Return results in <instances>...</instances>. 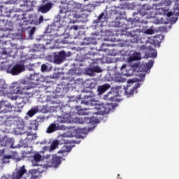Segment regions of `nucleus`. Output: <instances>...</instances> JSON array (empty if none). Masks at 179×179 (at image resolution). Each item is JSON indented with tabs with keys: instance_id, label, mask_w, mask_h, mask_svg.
Listing matches in <instances>:
<instances>
[{
	"instance_id": "1a4fd4ad",
	"label": "nucleus",
	"mask_w": 179,
	"mask_h": 179,
	"mask_svg": "<svg viewBox=\"0 0 179 179\" xmlns=\"http://www.w3.org/2000/svg\"><path fill=\"white\" fill-rule=\"evenodd\" d=\"M29 79L31 81L28 86L29 87V88L33 89L36 87L37 85H38V82H40L41 79V75L38 73L31 74L29 76Z\"/></svg>"
},
{
	"instance_id": "f8f14e48",
	"label": "nucleus",
	"mask_w": 179,
	"mask_h": 179,
	"mask_svg": "<svg viewBox=\"0 0 179 179\" xmlns=\"http://www.w3.org/2000/svg\"><path fill=\"white\" fill-rule=\"evenodd\" d=\"M84 99V101H80L81 104H85V106H96L97 104L93 95H85Z\"/></svg>"
},
{
	"instance_id": "58836bf2",
	"label": "nucleus",
	"mask_w": 179,
	"mask_h": 179,
	"mask_svg": "<svg viewBox=\"0 0 179 179\" xmlns=\"http://www.w3.org/2000/svg\"><path fill=\"white\" fill-rule=\"evenodd\" d=\"M48 68V67L45 64H42L41 65V71H42V72H45V71H47Z\"/></svg>"
},
{
	"instance_id": "680f3d73",
	"label": "nucleus",
	"mask_w": 179,
	"mask_h": 179,
	"mask_svg": "<svg viewBox=\"0 0 179 179\" xmlns=\"http://www.w3.org/2000/svg\"><path fill=\"white\" fill-rule=\"evenodd\" d=\"M119 26H121V23L120 22H119Z\"/></svg>"
},
{
	"instance_id": "423d86ee",
	"label": "nucleus",
	"mask_w": 179,
	"mask_h": 179,
	"mask_svg": "<svg viewBox=\"0 0 179 179\" xmlns=\"http://www.w3.org/2000/svg\"><path fill=\"white\" fill-rule=\"evenodd\" d=\"M24 64H16L12 68L7 69V72L13 76H16L17 75L22 73V72H24Z\"/></svg>"
},
{
	"instance_id": "c9c22d12",
	"label": "nucleus",
	"mask_w": 179,
	"mask_h": 179,
	"mask_svg": "<svg viewBox=\"0 0 179 179\" xmlns=\"http://www.w3.org/2000/svg\"><path fill=\"white\" fill-rule=\"evenodd\" d=\"M145 34H155V30H153L152 29H146L145 31Z\"/></svg>"
},
{
	"instance_id": "20e7f679",
	"label": "nucleus",
	"mask_w": 179,
	"mask_h": 179,
	"mask_svg": "<svg viewBox=\"0 0 179 179\" xmlns=\"http://www.w3.org/2000/svg\"><path fill=\"white\" fill-rule=\"evenodd\" d=\"M106 47H108V45L103 43L102 44L101 49L96 52L93 53L90 52L87 55V59H91V61H93L94 62H97V61H103L106 55H107L106 52L108 51V49Z\"/></svg>"
},
{
	"instance_id": "a19ab883",
	"label": "nucleus",
	"mask_w": 179,
	"mask_h": 179,
	"mask_svg": "<svg viewBox=\"0 0 179 179\" xmlns=\"http://www.w3.org/2000/svg\"><path fill=\"white\" fill-rule=\"evenodd\" d=\"M71 30H79V26L78 25H73L70 27Z\"/></svg>"
},
{
	"instance_id": "13d9d810",
	"label": "nucleus",
	"mask_w": 179,
	"mask_h": 179,
	"mask_svg": "<svg viewBox=\"0 0 179 179\" xmlns=\"http://www.w3.org/2000/svg\"><path fill=\"white\" fill-rule=\"evenodd\" d=\"M153 1H155L156 2H157V1H159L160 0H153Z\"/></svg>"
},
{
	"instance_id": "ddd939ff",
	"label": "nucleus",
	"mask_w": 179,
	"mask_h": 179,
	"mask_svg": "<svg viewBox=\"0 0 179 179\" xmlns=\"http://www.w3.org/2000/svg\"><path fill=\"white\" fill-rule=\"evenodd\" d=\"M33 152V151L31 152H24L22 153V156L20 157L19 154L17 152H11V159H13V160H16V162H20V160H22V159H24L25 156L24 155H31V153Z\"/></svg>"
},
{
	"instance_id": "412c9836",
	"label": "nucleus",
	"mask_w": 179,
	"mask_h": 179,
	"mask_svg": "<svg viewBox=\"0 0 179 179\" xmlns=\"http://www.w3.org/2000/svg\"><path fill=\"white\" fill-rule=\"evenodd\" d=\"M141 60V53H134L129 56L128 59L129 62H134V61Z\"/></svg>"
},
{
	"instance_id": "f257e3e1",
	"label": "nucleus",
	"mask_w": 179,
	"mask_h": 179,
	"mask_svg": "<svg viewBox=\"0 0 179 179\" xmlns=\"http://www.w3.org/2000/svg\"><path fill=\"white\" fill-rule=\"evenodd\" d=\"M31 10H33L31 3L27 4L25 3L22 11V13L21 15L15 14V16H17V20H24L27 24H36L37 23V18L33 14L27 13Z\"/></svg>"
},
{
	"instance_id": "c85d7f7f",
	"label": "nucleus",
	"mask_w": 179,
	"mask_h": 179,
	"mask_svg": "<svg viewBox=\"0 0 179 179\" xmlns=\"http://www.w3.org/2000/svg\"><path fill=\"white\" fill-rule=\"evenodd\" d=\"M173 15H175V16H179V6L174 10L173 13L169 11L166 14L168 17H171V16H173Z\"/></svg>"
},
{
	"instance_id": "e433bc0d",
	"label": "nucleus",
	"mask_w": 179,
	"mask_h": 179,
	"mask_svg": "<svg viewBox=\"0 0 179 179\" xmlns=\"http://www.w3.org/2000/svg\"><path fill=\"white\" fill-rule=\"evenodd\" d=\"M104 17V13H101V15L98 17L99 22H103V18Z\"/></svg>"
},
{
	"instance_id": "4be33fe9",
	"label": "nucleus",
	"mask_w": 179,
	"mask_h": 179,
	"mask_svg": "<svg viewBox=\"0 0 179 179\" xmlns=\"http://www.w3.org/2000/svg\"><path fill=\"white\" fill-rule=\"evenodd\" d=\"M15 143V141L10 138L6 137V146L5 148H7V149H13V145Z\"/></svg>"
},
{
	"instance_id": "f704fd0d",
	"label": "nucleus",
	"mask_w": 179,
	"mask_h": 179,
	"mask_svg": "<svg viewBox=\"0 0 179 179\" xmlns=\"http://www.w3.org/2000/svg\"><path fill=\"white\" fill-rule=\"evenodd\" d=\"M41 111V113H44L45 114H46L47 113H48V111H50V108H48V106H43Z\"/></svg>"
},
{
	"instance_id": "39448f33",
	"label": "nucleus",
	"mask_w": 179,
	"mask_h": 179,
	"mask_svg": "<svg viewBox=\"0 0 179 179\" xmlns=\"http://www.w3.org/2000/svg\"><path fill=\"white\" fill-rule=\"evenodd\" d=\"M30 89L31 88L29 85L19 86L17 87L16 89H14L13 92L15 94H23L24 93V96H22V99L27 101L30 97H33V93L24 92V90H30Z\"/></svg>"
},
{
	"instance_id": "72a5a7b5",
	"label": "nucleus",
	"mask_w": 179,
	"mask_h": 179,
	"mask_svg": "<svg viewBox=\"0 0 179 179\" xmlns=\"http://www.w3.org/2000/svg\"><path fill=\"white\" fill-rule=\"evenodd\" d=\"M6 143V136L0 139V148L3 146L5 148Z\"/></svg>"
},
{
	"instance_id": "f03ea898",
	"label": "nucleus",
	"mask_w": 179,
	"mask_h": 179,
	"mask_svg": "<svg viewBox=\"0 0 179 179\" xmlns=\"http://www.w3.org/2000/svg\"><path fill=\"white\" fill-rule=\"evenodd\" d=\"M69 12H70L68 16L69 23L75 24L78 22V19L82 17V15L78 14L76 11L72 10V4L66 3L60 6L59 13H68Z\"/></svg>"
},
{
	"instance_id": "aec40b11",
	"label": "nucleus",
	"mask_w": 179,
	"mask_h": 179,
	"mask_svg": "<svg viewBox=\"0 0 179 179\" xmlns=\"http://www.w3.org/2000/svg\"><path fill=\"white\" fill-rule=\"evenodd\" d=\"M105 98L109 100V101H115L117 100V94L115 92L110 91L105 96Z\"/></svg>"
},
{
	"instance_id": "473e14b6",
	"label": "nucleus",
	"mask_w": 179,
	"mask_h": 179,
	"mask_svg": "<svg viewBox=\"0 0 179 179\" xmlns=\"http://www.w3.org/2000/svg\"><path fill=\"white\" fill-rule=\"evenodd\" d=\"M12 159V155H4L3 156V163H9V160Z\"/></svg>"
},
{
	"instance_id": "cd10ccee",
	"label": "nucleus",
	"mask_w": 179,
	"mask_h": 179,
	"mask_svg": "<svg viewBox=\"0 0 179 179\" xmlns=\"http://www.w3.org/2000/svg\"><path fill=\"white\" fill-rule=\"evenodd\" d=\"M37 113H38V107L33 108L27 112V115L29 117H33Z\"/></svg>"
},
{
	"instance_id": "c756f323",
	"label": "nucleus",
	"mask_w": 179,
	"mask_h": 179,
	"mask_svg": "<svg viewBox=\"0 0 179 179\" xmlns=\"http://www.w3.org/2000/svg\"><path fill=\"white\" fill-rule=\"evenodd\" d=\"M148 57L150 58H156L157 57V52L155 49H152L150 50V52L148 54Z\"/></svg>"
},
{
	"instance_id": "9d476101",
	"label": "nucleus",
	"mask_w": 179,
	"mask_h": 179,
	"mask_svg": "<svg viewBox=\"0 0 179 179\" xmlns=\"http://www.w3.org/2000/svg\"><path fill=\"white\" fill-rule=\"evenodd\" d=\"M94 110H97V112L90 111L88 113H92V114H96V115L101 114V115H104V114H107L110 111V108L107 107V105L100 104L97 105L94 108Z\"/></svg>"
},
{
	"instance_id": "de8ad7c7",
	"label": "nucleus",
	"mask_w": 179,
	"mask_h": 179,
	"mask_svg": "<svg viewBox=\"0 0 179 179\" xmlns=\"http://www.w3.org/2000/svg\"><path fill=\"white\" fill-rule=\"evenodd\" d=\"M1 179H10V176H8V177H7V176H3V177H1Z\"/></svg>"
},
{
	"instance_id": "2eb2a0df",
	"label": "nucleus",
	"mask_w": 179,
	"mask_h": 179,
	"mask_svg": "<svg viewBox=\"0 0 179 179\" xmlns=\"http://www.w3.org/2000/svg\"><path fill=\"white\" fill-rule=\"evenodd\" d=\"M43 157H41V155L38 152H36L33 156V159L31 160L32 166L33 167H37L40 166L38 163L41 162Z\"/></svg>"
},
{
	"instance_id": "052dcab7",
	"label": "nucleus",
	"mask_w": 179,
	"mask_h": 179,
	"mask_svg": "<svg viewBox=\"0 0 179 179\" xmlns=\"http://www.w3.org/2000/svg\"><path fill=\"white\" fill-rule=\"evenodd\" d=\"M117 177H118V179H120V174H119V175H117Z\"/></svg>"
},
{
	"instance_id": "2f4dec72",
	"label": "nucleus",
	"mask_w": 179,
	"mask_h": 179,
	"mask_svg": "<svg viewBox=\"0 0 179 179\" xmlns=\"http://www.w3.org/2000/svg\"><path fill=\"white\" fill-rule=\"evenodd\" d=\"M74 121L77 124H85V118L83 117H75Z\"/></svg>"
},
{
	"instance_id": "0eeeda50",
	"label": "nucleus",
	"mask_w": 179,
	"mask_h": 179,
	"mask_svg": "<svg viewBox=\"0 0 179 179\" xmlns=\"http://www.w3.org/2000/svg\"><path fill=\"white\" fill-rule=\"evenodd\" d=\"M50 0H42V4L38 7V12L41 13H48L52 8V3Z\"/></svg>"
},
{
	"instance_id": "8fccbe9b",
	"label": "nucleus",
	"mask_w": 179,
	"mask_h": 179,
	"mask_svg": "<svg viewBox=\"0 0 179 179\" xmlns=\"http://www.w3.org/2000/svg\"><path fill=\"white\" fill-rule=\"evenodd\" d=\"M141 50H146V46L143 45V46L141 48Z\"/></svg>"
},
{
	"instance_id": "5701e85b",
	"label": "nucleus",
	"mask_w": 179,
	"mask_h": 179,
	"mask_svg": "<svg viewBox=\"0 0 179 179\" xmlns=\"http://www.w3.org/2000/svg\"><path fill=\"white\" fill-rule=\"evenodd\" d=\"M57 129L58 127H57V124H55V123H52L48 127L46 132L48 134H52V132H55V131H57Z\"/></svg>"
},
{
	"instance_id": "37998d69",
	"label": "nucleus",
	"mask_w": 179,
	"mask_h": 179,
	"mask_svg": "<svg viewBox=\"0 0 179 179\" xmlns=\"http://www.w3.org/2000/svg\"><path fill=\"white\" fill-rule=\"evenodd\" d=\"M39 23H43V22H44V17H43V15H41L40 17H39Z\"/></svg>"
},
{
	"instance_id": "9b49d317",
	"label": "nucleus",
	"mask_w": 179,
	"mask_h": 179,
	"mask_svg": "<svg viewBox=\"0 0 179 179\" xmlns=\"http://www.w3.org/2000/svg\"><path fill=\"white\" fill-rule=\"evenodd\" d=\"M65 58H66V53L64 51L54 53L55 64H62L65 61Z\"/></svg>"
},
{
	"instance_id": "7c9ffc66",
	"label": "nucleus",
	"mask_w": 179,
	"mask_h": 179,
	"mask_svg": "<svg viewBox=\"0 0 179 179\" xmlns=\"http://www.w3.org/2000/svg\"><path fill=\"white\" fill-rule=\"evenodd\" d=\"M9 117L7 115L0 116V125H6L7 120Z\"/></svg>"
},
{
	"instance_id": "4468645a",
	"label": "nucleus",
	"mask_w": 179,
	"mask_h": 179,
	"mask_svg": "<svg viewBox=\"0 0 179 179\" xmlns=\"http://www.w3.org/2000/svg\"><path fill=\"white\" fill-rule=\"evenodd\" d=\"M151 9H153V7L150 6V5L144 4L137 13V15H141V16H146V15H148V10H151Z\"/></svg>"
},
{
	"instance_id": "a211bd4d",
	"label": "nucleus",
	"mask_w": 179,
	"mask_h": 179,
	"mask_svg": "<svg viewBox=\"0 0 179 179\" xmlns=\"http://www.w3.org/2000/svg\"><path fill=\"white\" fill-rule=\"evenodd\" d=\"M170 6L171 5V0H162L161 2L158 3L153 4V6H155V9H160V8H157V6Z\"/></svg>"
},
{
	"instance_id": "3c124183",
	"label": "nucleus",
	"mask_w": 179,
	"mask_h": 179,
	"mask_svg": "<svg viewBox=\"0 0 179 179\" xmlns=\"http://www.w3.org/2000/svg\"><path fill=\"white\" fill-rule=\"evenodd\" d=\"M1 153H2L3 155L5 154V149L2 150Z\"/></svg>"
},
{
	"instance_id": "49530a36",
	"label": "nucleus",
	"mask_w": 179,
	"mask_h": 179,
	"mask_svg": "<svg viewBox=\"0 0 179 179\" xmlns=\"http://www.w3.org/2000/svg\"><path fill=\"white\" fill-rule=\"evenodd\" d=\"M177 20H178V17H174V18H172V20H171V21L174 22V23H176L177 22Z\"/></svg>"
},
{
	"instance_id": "ea45409f",
	"label": "nucleus",
	"mask_w": 179,
	"mask_h": 179,
	"mask_svg": "<svg viewBox=\"0 0 179 179\" xmlns=\"http://www.w3.org/2000/svg\"><path fill=\"white\" fill-rule=\"evenodd\" d=\"M92 71L94 72H100V71H101V69H100V67L99 66H96L92 69Z\"/></svg>"
},
{
	"instance_id": "0e129e2a",
	"label": "nucleus",
	"mask_w": 179,
	"mask_h": 179,
	"mask_svg": "<svg viewBox=\"0 0 179 179\" xmlns=\"http://www.w3.org/2000/svg\"><path fill=\"white\" fill-rule=\"evenodd\" d=\"M85 1H89V0H85Z\"/></svg>"
},
{
	"instance_id": "a878e982",
	"label": "nucleus",
	"mask_w": 179,
	"mask_h": 179,
	"mask_svg": "<svg viewBox=\"0 0 179 179\" xmlns=\"http://www.w3.org/2000/svg\"><path fill=\"white\" fill-rule=\"evenodd\" d=\"M154 62L152 60H150L148 63H145L143 65H141L142 68H145V71H149V69H152V66H153Z\"/></svg>"
},
{
	"instance_id": "09e8293b",
	"label": "nucleus",
	"mask_w": 179,
	"mask_h": 179,
	"mask_svg": "<svg viewBox=\"0 0 179 179\" xmlns=\"http://www.w3.org/2000/svg\"><path fill=\"white\" fill-rule=\"evenodd\" d=\"M73 101H76V103H78L80 101V99H76L75 100H73Z\"/></svg>"
},
{
	"instance_id": "393cba45",
	"label": "nucleus",
	"mask_w": 179,
	"mask_h": 179,
	"mask_svg": "<svg viewBox=\"0 0 179 179\" xmlns=\"http://www.w3.org/2000/svg\"><path fill=\"white\" fill-rule=\"evenodd\" d=\"M120 73L123 75V76H129V73H128V70L127 69V64H123L121 66Z\"/></svg>"
},
{
	"instance_id": "a18cd8bd",
	"label": "nucleus",
	"mask_w": 179,
	"mask_h": 179,
	"mask_svg": "<svg viewBox=\"0 0 179 179\" xmlns=\"http://www.w3.org/2000/svg\"><path fill=\"white\" fill-rule=\"evenodd\" d=\"M17 127H18L19 129H23L24 128V124H21V127H19V124H17Z\"/></svg>"
},
{
	"instance_id": "6ab92c4d",
	"label": "nucleus",
	"mask_w": 179,
	"mask_h": 179,
	"mask_svg": "<svg viewBox=\"0 0 179 179\" xmlns=\"http://www.w3.org/2000/svg\"><path fill=\"white\" fill-rule=\"evenodd\" d=\"M138 89V86H134L132 88H130L128 87L125 90V94L127 97H131V96H134V93H135L136 90Z\"/></svg>"
},
{
	"instance_id": "6e6d98bb",
	"label": "nucleus",
	"mask_w": 179,
	"mask_h": 179,
	"mask_svg": "<svg viewBox=\"0 0 179 179\" xmlns=\"http://www.w3.org/2000/svg\"><path fill=\"white\" fill-rule=\"evenodd\" d=\"M58 153H64V151H59Z\"/></svg>"
},
{
	"instance_id": "b1692460",
	"label": "nucleus",
	"mask_w": 179,
	"mask_h": 179,
	"mask_svg": "<svg viewBox=\"0 0 179 179\" xmlns=\"http://www.w3.org/2000/svg\"><path fill=\"white\" fill-rule=\"evenodd\" d=\"M59 145V141H58V140L53 141L49 148V152H52L53 150H55V149H57Z\"/></svg>"
},
{
	"instance_id": "4d7b16f0",
	"label": "nucleus",
	"mask_w": 179,
	"mask_h": 179,
	"mask_svg": "<svg viewBox=\"0 0 179 179\" xmlns=\"http://www.w3.org/2000/svg\"><path fill=\"white\" fill-rule=\"evenodd\" d=\"M3 34H1V35H0V38H2V37H3Z\"/></svg>"
},
{
	"instance_id": "603ef678",
	"label": "nucleus",
	"mask_w": 179,
	"mask_h": 179,
	"mask_svg": "<svg viewBox=\"0 0 179 179\" xmlns=\"http://www.w3.org/2000/svg\"><path fill=\"white\" fill-rule=\"evenodd\" d=\"M5 22H6L5 20L0 21V23H2L3 24H4Z\"/></svg>"
},
{
	"instance_id": "79ce46f5",
	"label": "nucleus",
	"mask_w": 179,
	"mask_h": 179,
	"mask_svg": "<svg viewBox=\"0 0 179 179\" xmlns=\"http://www.w3.org/2000/svg\"><path fill=\"white\" fill-rule=\"evenodd\" d=\"M90 87H91L92 89L96 87V83H94L93 82L90 83Z\"/></svg>"
},
{
	"instance_id": "864d4df0",
	"label": "nucleus",
	"mask_w": 179,
	"mask_h": 179,
	"mask_svg": "<svg viewBox=\"0 0 179 179\" xmlns=\"http://www.w3.org/2000/svg\"><path fill=\"white\" fill-rule=\"evenodd\" d=\"M47 149H48V147H47V146H45V147L43 148V150H47Z\"/></svg>"
},
{
	"instance_id": "f3484780",
	"label": "nucleus",
	"mask_w": 179,
	"mask_h": 179,
	"mask_svg": "<svg viewBox=\"0 0 179 179\" xmlns=\"http://www.w3.org/2000/svg\"><path fill=\"white\" fill-rule=\"evenodd\" d=\"M111 87L110 84H103V85H100L98 87V93L99 94H103V93H106L108 89Z\"/></svg>"
},
{
	"instance_id": "5fc2aeb1",
	"label": "nucleus",
	"mask_w": 179,
	"mask_h": 179,
	"mask_svg": "<svg viewBox=\"0 0 179 179\" xmlns=\"http://www.w3.org/2000/svg\"><path fill=\"white\" fill-rule=\"evenodd\" d=\"M3 54H4L5 55H6V54H8L7 52H6V51H3Z\"/></svg>"
},
{
	"instance_id": "6e6552de",
	"label": "nucleus",
	"mask_w": 179,
	"mask_h": 179,
	"mask_svg": "<svg viewBox=\"0 0 179 179\" xmlns=\"http://www.w3.org/2000/svg\"><path fill=\"white\" fill-rule=\"evenodd\" d=\"M12 111H13V106L10 103L6 101H0V114H6Z\"/></svg>"
},
{
	"instance_id": "bb28decb",
	"label": "nucleus",
	"mask_w": 179,
	"mask_h": 179,
	"mask_svg": "<svg viewBox=\"0 0 179 179\" xmlns=\"http://www.w3.org/2000/svg\"><path fill=\"white\" fill-rule=\"evenodd\" d=\"M76 110H77V114L82 115H89V113L86 111V109H81L80 106H76L75 107Z\"/></svg>"
},
{
	"instance_id": "dca6fc26",
	"label": "nucleus",
	"mask_w": 179,
	"mask_h": 179,
	"mask_svg": "<svg viewBox=\"0 0 179 179\" xmlns=\"http://www.w3.org/2000/svg\"><path fill=\"white\" fill-rule=\"evenodd\" d=\"M52 167H57L61 163H62V157L57 155H52L50 160Z\"/></svg>"
},
{
	"instance_id": "c03bdc74",
	"label": "nucleus",
	"mask_w": 179,
	"mask_h": 179,
	"mask_svg": "<svg viewBox=\"0 0 179 179\" xmlns=\"http://www.w3.org/2000/svg\"><path fill=\"white\" fill-rule=\"evenodd\" d=\"M128 36H129L130 37H135L138 35L135 34H132V32L128 33Z\"/></svg>"
},
{
	"instance_id": "7ed1b4c3",
	"label": "nucleus",
	"mask_w": 179,
	"mask_h": 179,
	"mask_svg": "<svg viewBox=\"0 0 179 179\" xmlns=\"http://www.w3.org/2000/svg\"><path fill=\"white\" fill-rule=\"evenodd\" d=\"M37 173V171L36 169L30 170L29 173L30 175L27 176V178H24V174H27V170H26V166L23 165L22 167H20L19 169H17L13 172L11 178L13 179H36L37 178V176L34 175Z\"/></svg>"
},
{
	"instance_id": "4c0bfd02",
	"label": "nucleus",
	"mask_w": 179,
	"mask_h": 179,
	"mask_svg": "<svg viewBox=\"0 0 179 179\" xmlns=\"http://www.w3.org/2000/svg\"><path fill=\"white\" fill-rule=\"evenodd\" d=\"M34 33H36V27H32L30 31H29V36H33V34H34Z\"/></svg>"
},
{
	"instance_id": "bf43d9fd",
	"label": "nucleus",
	"mask_w": 179,
	"mask_h": 179,
	"mask_svg": "<svg viewBox=\"0 0 179 179\" xmlns=\"http://www.w3.org/2000/svg\"><path fill=\"white\" fill-rule=\"evenodd\" d=\"M6 30H9V28H8V27H6Z\"/></svg>"
},
{
	"instance_id": "e2e57ef3",
	"label": "nucleus",
	"mask_w": 179,
	"mask_h": 179,
	"mask_svg": "<svg viewBox=\"0 0 179 179\" xmlns=\"http://www.w3.org/2000/svg\"><path fill=\"white\" fill-rule=\"evenodd\" d=\"M8 24H4V26H7Z\"/></svg>"
}]
</instances>
